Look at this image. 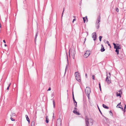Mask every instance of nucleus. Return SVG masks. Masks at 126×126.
Returning <instances> with one entry per match:
<instances>
[{"label":"nucleus","instance_id":"49","mask_svg":"<svg viewBox=\"0 0 126 126\" xmlns=\"http://www.w3.org/2000/svg\"><path fill=\"white\" fill-rule=\"evenodd\" d=\"M85 75H86V77L87 76V74H86Z\"/></svg>","mask_w":126,"mask_h":126},{"label":"nucleus","instance_id":"22","mask_svg":"<svg viewBox=\"0 0 126 126\" xmlns=\"http://www.w3.org/2000/svg\"><path fill=\"white\" fill-rule=\"evenodd\" d=\"M37 36V33L36 34V35H35V42L36 41V39Z\"/></svg>","mask_w":126,"mask_h":126},{"label":"nucleus","instance_id":"45","mask_svg":"<svg viewBox=\"0 0 126 126\" xmlns=\"http://www.w3.org/2000/svg\"><path fill=\"white\" fill-rule=\"evenodd\" d=\"M11 83H10L9 84V85H8V86H9V87H10V85H11Z\"/></svg>","mask_w":126,"mask_h":126},{"label":"nucleus","instance_id":"53","mask_svg":"<svg viewBox=\"0 0 126 126\" xmlns=\"http://www.w3.org/2000/svg\"><path fill=\"white\" fill-rule=\"evenodd\" d=\"M118 106H118V107L117 108H118Z\"/></svg>","mask_w":126,"mask_h":126},{"label":"nucleus","instance_id":"44","mask_svg":"<svg viewBox=\"0 0 126 126\" xmlns=\"http://www.w3.org/2000/svg\"><path fill=\"white\" fill-rule=\"evenodd\" d=\"M103 116L105 118L106 120V119H107V118L106 117H105V116Z\"/></svg>","mask_w":126,"mask_h":126},{"label":"nucleus","instance_id":"12","mask_svg":"<svg viewBox=\"0 0 126 126\" xmlns=\"http://www.w3.org/2000/svg\"><path fill=\"white\" fill-rule=\"evenodd\" d=\"M46 120L45 121L47 123L49 122V120L48 118V116H46Z\"/></svg>","mask_w":126,"mask_h":126},{"label":"nucleus","instance_id":"48","mask_svg":"<svg viewBox=\"0 0 126 126\" xmlns=\"http://www.w3.org/2000/svg\"><path fill=\"white\" fill-rule=\"evenodd\" d=\"M53 117H54V113H53Z\"/></svg>","mask_w":126,"mask_h":126},{"label":"nucleus","instance_id":"37","mask_svg":"<svg viewBox=\"0 0 126 126\" xmlns=\"http://www.w3.org/2000/svg\"><path fill=\"white\" fill-rule=\"evenodd\" d=\"M76 19H73V21H72V22L73 23H74V22L76 21Z\"/></svg>","mask_w":126,"mask_h":126},{"label":"nucleus","instance_id":"41","mask_svg":"<svg viewBox=\"0 0 126 126\" xmlns=\"http://www.w3.org/2000/svg\"><path fill=\"white\" fill-rule=\"evenodd\" d=\"M9 86H8V87H7V90H9Z\"/></svg>","mask_w":126,"mask_h":126},{"label":"nucleus","instance_id":"21","mask_svg":"<svg viewBox=\"0 0 126 126\" xmlns=\"http://www.w3.org/2000/svg\"><path fill=\"white\" fill-rule=\"evenodd\" d=\"M16 116V114L15 113H12V114L11 115V116L13 117V116Z\"/></svg>","mask_w":126,"mask_h":126},{"label":"nucleus","instance_id":"31","mask_svg":"<svg viewBox=\"0 0 126 126\" xmlns=\"http://www.w3.org/2000/svg\"><path fill=\"white\" fill-rule=\"evenodd\" d=\"M74 104V105H75V107H77V102H75V104Z\"/></svg>","mask_w":126,"mask_h":126},{"label":"nucleus","instance_id":"27","mask_svg":"<svg viewBox=\"0 0 126 126\" xmlns=\"http://www.w3.org/2000/svg\"><path fill=\"white\" fill-rule=\"evenodd\" d=\"M53 107H54V108L55 107V102L54 100H53Z\"/></svg>","mask_w":126,"mask_h":126},{"label":"nucleus","instance_id":"13","mask_svg":"<svg viewBox=\"0 0 126 126\" xmlns=\"http://www.w3.org/2000/svg\"><path fill=\"white\" fill-rule=\"evenodd\" d=\"M83 19L84 21V23H85L86 21L87 22L88 21V19L87 16L85 17H83Z\"/></svg>","mask_w":126,"mask_h":126},{"label":"nucleus","instance_id":"38","mask_svg":"<svg viewBox=\"0 0 126 126\" xmlns=\"http://www.w3.org/2000/svg\"><path fill=\"white\" fill-rule=\"evenodd\" d=\"M51 90V89L50 87H49L48 89L47 90L48 91H50Z\"/></svg>","mask_w":126,"mask_h":126},{"label":"nucleus","instance_id":"18","mask_svg":"<svg viewBox=\"0 0 126 126\" xmlns=\"http://www.w3.org/2000/svg\"><path fill=\"white\" fill-rule=\"evenodd\" d=\"M110 78H108V79L107 80H105L106 81L108 84H109L111 83L110 80L109 79Z\"/></svg>","mask_w":126,"mask_h":126},{"label":"nucleus","instance_id":"23","mask_svg":"<svg viewBox=\"0 0 126 126\" xmlns=\"http://www.w3.org/2000/svg\"><path fill=\"white\" fill-rule=\"evenodd\" d=\"M74 110H73V113H75V111H77V109L76 108V107L74 108Z\"/></svg>","mask_w":126,"mask_h":126},{"label":"nucleus","instance_id":"20","mask_svg":"<svg viewBox=\"0 0 126 126\" xmlns=\"http://www.w3.org/2000/svg\"><path fill=\"white\" fill-rule=\"evenodd\" d=\"M73 101H74V104H75V102H76V101L75 100V99L73 93Z\"/></svg>","mask_w":126,"mask_h":126},{"label":"nucleus","instance_id":"34","mask_svg":"<svg viewBox=\"0 0 126 126\" xmlns=\"http://www.w3.org/2000/svg\"><path fill=\"white\" fill-rule=\"evenodd\" d=\"M92 78L93 79H94V75H93L92 76Z\"/></svg>","mask_w":126,"mask_h":126},{"label":"nucleus","instance_id":"42","mask_svg":"<svg viewBox=\"0 0 126 126\" xmlns=\"http://www.w3.org/2000/svg\"><path fill=\"white\" fill-rule=\"evenodd\" d=\"M3 41V42L4 43H6V42H5V40H4Z\"/></svg>","mask_w":126,"mask_h":126},{"label":"nucleus","instance_id":"52","mask_svg":"<svg viewBox=\"0 0 126 126\" xmlns=\"http://www.w3.org/2000/svg\"><path fill=\"white\" fill-rule=\"evenodd\" d=\"M74 17H75V16H74Z\"/></svg>","mask_w":126,"mask_h":126},{"label":"nucleus","instance_id":"33","mask_svg":"<svg viewBox=\"0 0 126 126\" xmlns=\"http://www.w3.org/2000/svg\"><path fill=\"white\" fill-rule=\"evenodd\" d=\"M116 11H117V12H118L119 11V10H118V8H116Z\"/></svg>","mask_w":126,"mask_h":126},{"label":"nucleus","instance_id":"16","mask_svg":"<svg viewBox=\"0 0 126 126\" xmlns=\"http://www.w3.org/2000/svg\"><path fill=\"white\" fill-rule=\"evenodd\" d=\"M119 93H118V92H117L116 93V95L117 96H119L120 97H121V96L120 95V92H121V91L120 90L119 91Z\"/></svg>","mask_w":126,"mask_h":126},{"label":"nucleus","instance_id":"24","mask_svg":"<svg viewBox=\"0 0 126 126\" xmlns=\"http://www.w3.org/2000/svg\"><path fill=\"white\" fill-rule=\"evenodd\" d=\"M106 43H107L109 46H110V47H111L110 45V44L109 43L108 41H106Z\"/></svg>","mask_w":126,"mask_h":126},{"label":"nucleus","instance_id":"50","mask_svg":"<svg viewBox=\"0 0 126 126\" xmlns=\"http://www.w3.org/2000/svg\"><path fill=\"white\" fill-rule=\"evenodd\" d=\"M106 41V40H104V41Z\"/></svg>","mask_w":126,"mask_h":126},{"label":"nucleus","instance_id":"11","mask_svg":"<svg viewBox=\"0 0 126 126\" xmlns=\"http://www.w3.org/2000/svg\"><path fill=\"white\" fill-rule=\"evenodd\" d=\"M101 51L103 52L105 50V49L104 48V47H103V45L102 44L101 45Z\"/></svg>","mask_w":126,"mask_h":126},{"label":"nucleus","instance_id":"19","mask_svg":"<svg viewBox=\"0 0 126 126\" xmlns=\"http://www.w3.org/2000/svg\"><path fill=\"white\" fill-rule=\"evenodd\" d=\"M35 126V122L33 121H32V122L31 126Z\"/></svg>","mask_w":126,"mask_h":126},{"label":"nucleus","instance_id":"5","mask_svg":"<svg viewBox=\"0 0 126 126\" xmlns=\"http://www.w3.org/2000/svg\"><path fill=\"white\" fill-rule=\"evenodd\" d=\"M101 17L100 16L98 17L97 19L96 22V26L97 29H98L99 27L100 23L99 22L100 21Z\"/></svg>","mask_w":126,"mask_h":126},{"label":"nucleus","instance_id":"36","mask_svg":"<svg viewBox=\"0 0 126 126\" xmlns=\"http://www.w3.org/2000/svg\"><path fill=\"white\" fill-rule=\"evenodd\" d=\"M64 8H63V13H62V17L63 16V13L64 12Z\"/></svg>","mask_w":126,"mask_h":126},{"label":"nucleus","instance_id":"46","mask_svg":"<svg viewBox=\"0 0 126 126\" xmlns=\"http://www.w3.org/2000/svg\"><path fill=\"white\" fill-rule=\"evenodd\" d=\"M4 46H5V47H6V46H7V45H6V44H4Z\"/></svg>","mask_w":126,"mask_h":126},{"label":"nucleus","instance_id":"8","mask_svg":"<svg viewBox=\"0 0 126 126\" xmlns=\"http://www.w3.org/2000/svg\"><path fill=\"white\" fill-rule=\"evenodd\" d=\"M90 52L89 51H87L84 55V56L85 58H87L89 56L90 54Z\"/></svg>","mask_w":126,"mask_h":126},{"label":"nucleus","instance_id":"26","mask_svg":"<svg viewBox=\"0 0 126 126\" xmlns=\"http://www.w3.org/2000/svg\"><path fill=\"white\" fill-rule=\"evenodd\" d=\"M102 37L101 36H100L99 37V40L100 41H101V39L102 38Z\"/></svg>","mask_w":126,"mask_h":126},{"label":"nucleus","instance_id":"9","mask_svg":"<svg viewBox=\"0 0 126 126\" xmlns=\"http://www.w3.org/2000/svg\"><path fill=\"white\" fill-rule=\"evenodd\" d=\"M92 37L93 38L94 41H95L96 40V33L95 32H94L92 33Z\"/></svg>","mask_w":126,"mask_h":126},{"label":"nucleus","instance_id":"2","mask_svg":"<svg viewBox=\"0 0 126 126\" xmlns=\"http://www.w3.org/2000/svg\"><path fill=\"white\" fill-rule=\"evenodd\" d=\"M113 45L114 46V47L116 49L115 52L117 53V54H119V49H120L121 47L119 46H118V44H117L116 45L114 43H113Z\"/></svg>","mask_w":126,"mask_h":126},{"label":"nucleus","instance_id":"40","mask_svg":"<svg viewBox=\"0 0 126 126\" xmlns=\"http://www.w3.org/2000/svg\"><path fill=\"white\" fill-rule=\"evenodd\" d=\"M68 66L66 65V68H65V70H66V69H68Z\"/></svg>","mask_w":126,"mask_h":126},{"label":"nucleus","instance_id":"6","mask_svg":"<svg viewBox=\"0 0 126 126\" xmlns=\"http://www.w3.org/2000/svg\"><path fill=\"white\" fill-rule=\"evenodd\" d=\"M61 121L60 118H58L57 121L56 126H61Z\"/></svg>","mask_w":126,"mask_h":126},{"label":"nucleus","instance_id":"28","mask_svg":"<svg viewBox=\"0 0 126 126\" xmlns=\"http://www.w3.org/2000/svg\"><path fill=\"white\" fill-rule=\"evenodd\" d=\"M12 117H11V118H10V119L12 121H15V120Z\"/></svg>","mask_w":126,"mask_h":126},{"label":"nucleus","instance_id":"25","mask_svg":"<svg viewBox=\"0 0 126 126\" xmlns=\"http://www.w3.org/2000/svg\"><path fill=\"white\" fill-rule=\"evenodd\" d=\"M74 113L77 115H79L80 114L79 112H78L77 111H75Z\"/></svg>","mask_w":126,"mask_h":126},{"label":"nucleus","instance_id":"17","mask_svg":"<svg viewBox=\"0 0 126 126\" xmlns=\"http://www.w3.org/2000/svg\"><path fill=\"white\" fill-rule=\"evenodd\" d=\"M103 107L105 108L106 109H108L109 108L108 107L106 106L105 105L103 104L102 105Z\"/></svg>","mask_w":126,"mask_h":126},{"label":"nucleus","instance_id":"35","mask_svg":"<svg viewBox=\"0 0 126 126\" xmlns=\"http://www.w3.org/2000/svg\"><path fill=\"white\" fill-rule=\"evenodd\" d=\"M121 103V102H120V103H119V104H118L117 105V106H116V107L117 108L118 107V106H120V105H120Z\"/></svg>","mask_w":126,"mask_h":126},{"label":"nucleus","instance_id":"30","mask_svg":"<svg viewBox=\"0 0 126 126\" xmlns=\"http://www.w3.org/2000/svg\"><path fill=\"white\" fill-rule=\"evenodd\" d=\"M54 92L52 93L51 94V96L52 97L54 96Z\"/></svg>","mask_w":126,"mask_h":126},{"label":"nucleus","instance_id":"7","mask_svg":"<svg viewBox=\"0 0 126 126\" xmlns=\"http://www.w3.org/2000/svg\"><path fill=\"white\" fill-rule=\"evenodd\" d=\"M71 54L73 56V58L74 59L75 55L76 54L75 51L74 49L71 50Z\"/></svg>","mask_w":126,"mask_h":126},{"label":"nucleus","instance_id":"14","mask_svg":"<svg viewBox=\"0 0 126 126\" xmlns=\"http://www.w3.org/2000/svg\"><path fill=\"white\" fill-rule=\"evenodd\" d=\"M107 77L106 78V80H107V79H108V78H110V73H109V74L107 75Z\"/></svg>","mask_w":126,"mask_h":126},{"label":"nucleus","instance_id":"51","mask_svg":"<svg viewBox=\"0 0 126 126\" xmlns=\"http://www.w3.org/2000/svg\"><path fill=\"white\" fill-rule=\"evenodd\" d=\"M86 40V38H85V41Z\"/></svg>","mask_w":126,"mask_h":126},{"label":"nucleus","instance_id":"3","mask_svg":"<svg viewBox=\"0 0 126 126\" xmlns=\"http://www.w3.org/2000/svg\"><path fill=\"white\" fill-rule=\"evenodd\" d=\"M75 74H76V79L79 82L81 81V77L80 74L78 72H76Z\"/></svg>","mask_w":126,"mask_h":126},{"label":"nucleus","instance_id":"32","mask_svg":"<svg viewBox=\"0 0 126 126\" xmlns=\"http://www.w3.org/2000/svg\"><path fill=\"white\" fill-rule=\"evenodd\" d=\"M98 108L99 109V111L100 112V113H101V114H102V112H101V111L100 110V109H99V107L98 106Z\"/></svg>","mask_w":126,"mask_h":126},{"label":"nucleus","instance_id":"4","mask_svg":"<svg viewBox=\"0 0 126 126\" xmlns=\"http://www.w3.org/2000/svg\"><path fill=\"white\" fill-rule=\"evenodd\" d=\"M85 92L86 94L87 95L88 98H89V95L91 92V90L90 88L88 87H86L85 89Z\"/></svg>","mask_w":126,"mask_h":126},{"label":"nucleus","instance_id":"39","mask_svg":"<svg viewBox=\"0 0 126 126\" xmlns=\"http://www.w3.org/2000/svg\"><path fill=\"white\" fill-rule=\"evenodd\" d=\"M110 114H112V113L111 111V110H110Z\"/></svg>","mask_w":126,"mask_h":126},{"label":"nucleus","instance_id":"47","mask_svg":"<svg viewBox=\"0 0 126 126\" xmlns=\"http://www.w3.org/2000/svg\"><path fill=\"white\" fill-rule=\"evenodd\" d=\"M70 50H69V55L70 54Z\"/></svg>","mask_w":126,"mask_h":126},{"label":"nucleus","instance_id":"10","mask_svg":"<svg viewBox=\"0 0 126 126\" xmlns=\"http://www.w3.org/2000/svg\"><path fill=\"white\" fill-rule=\"evenodd\" d=\"M118 108H121L122 109V110L124 111V112H125V109L126 108V105H125V107H124V110H123V109L122 107V106L121 105H120V106H119Z\"/></svg>","mask_w":126,"mask_h":126},{"label":"nucleus","instance_id":"43","mask_svg":"<svg viewBox=\"0 0 126 126\" xmlns=\"http://www.w3.org/2000/svg\"><path fill=\"white\" fill-rule=\"evenodd\" d=\"M67 62H68V57H67Z\"/></svg>","mask_w":126,"mask_h":126},{"label":"nucleus","instance_id":"15","mask_svg":"<svg viewBox=\"0 0 126 126\" xmlns=\"http://www.w3.org/2000/svg\"><path fill=\"white\" fill-rule=\"evenodd\" d=\"M25 116L26 118L27 121L29 123L30 122V120L28 116L26 115Z\"/></svg>","mask_w":126,"mask_h":126},{"label":"nucleus","instance_id":"1","mask_svg":"<svg viewBox=\"0 0 126 126\" xmlns=\"http://www.w3.org/2000/svg\"><path fill=\"white\" fill-rule=\"evenodd\" d=\"M93 120L91 118H89L86 116L85 119V126H92L93 124Z\"/></svg>","mask_w":126,"mask_h":126},{"label":"nucleus","instance_id":"29","mask_svg":"<svg viewBox=\"0 0 126 126\" xmlns=\"http://www.w3.org/2000/svg\"><path fill=\"white\" fill-rule=\"evenodd\" d=\"M99 88H100V90L101 91V86H100V83H99Z\"/></svg>","mask_w":126,"mask_h":126}]
</instances>
